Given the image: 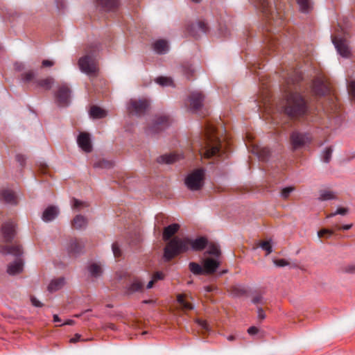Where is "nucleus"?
Listing matches in <instances>:
<instances>
[{
	"mask_svg": "<svg viewBox=\"0 0 355 355\" xmlns=\"http://www.w3.org/2000/svg\"><path fill=\"white\" fill-rule=\"evenodd\" d=\"M282 110L288 118L293 120L313 121L310 106L300 92L287 87L284 89L282 102Z\"/></svg>",
	"mask_w": 355,
	"mask_h": 355,
	"instance_id": "obj_1",
	"label": "nucleus"
},
{
	"mask_svg": "<svg viewBox=\"0 0 355 355\" xmlns=\"http://www.w3.org/2000/svg\"><path fill=\"white\" fill-rule=\"evenodd\" d=\"M191 148L193 150H198L201 157L207 159L221 158L224 153L216 127L209 122L205 125L204 134L192 141Z\"/></svg>",
	"mask_w": 355,
	"mask_h": 355,
	"instance_id": "obj_2",
	"label": "nucleus"
},
{
	"mask_svg": "<svg viewBox=\"0 0 355 355\" xmlns=\"http://www.w3.org/2000/svg\"><path fill=\"white\" fill-rule=\"evenodd\" d=\"M1 233L3 241L7 243L1 247V252L4 254H12L15 257V261L8 266V272L11 275H17L23 270V261L21 256L23 254L21 246L17 242L11 243L16 235V224L12 221L6 222L2 225Z\"/></svg>",
	"mask_w": 355,
	"mask_h": 355,
	"instance_id": "obj_3",
	"label": "nucleus"
},
{
	"mask_svg": "<svg viewBox=\"0 0 355 355\" xmlns=\"http://www.w3.org/2000/svg\"><path fill=\"white\" fill-rule=\"evenodd\" d=\"M255 8L260 10L266 20V31L279 32L284 25V14L273 0H253Z\"/></svg>",
	"mask_w": 355,
	"mask_h": 355,
	"instance_id": "obj_4",
	"label": "nucleus"
},
{
	"mask_svg": "<svg viewBox=\"0 0 355 355\" xmlns=\"http://www.w3.org/2000/svg\"><path fill=\"white\" fill-rule=\"evenodd\" d=\"M207 245L205 238H198L194 241L187 238L175 237L169 241L164 248V258L169 261L179 254L187 252L189 248L194 251H201Z\"/></svg>",
	"mask_w": 355,
	"mask_h": 355,
	"instance_id": "obj_5",
	"label": "nucleus"
},
{
	"mask_svg": "<svg viewBox=\"0 0 355 355\" xmlns=\"http://www.w3.org/2000/svg\"><path fill=\"white\" fill-rule=\"evenodd\" d=\"M21 79L25 85H33L36 88H41L44 90H50L55 81L51 76L37 78V73L33 70H28L21 73Z\"/></svg>",
	"mask_w": 355,
	"mask_h": 355,
	"instance_id": "obj_6",
	"label": "nucleus"
},
{
	"mask_svg": "<svg viewBox=\"0 0 355 355\" xmlns=\"http://www.w3.org/2000/svg\"><path fill=\"white\" fill-rule=\"evenodd\" d=\"M348 34L343 27L337 25L334 28V33L331 36L332 42L339 55L347 57L350 54L347 41Z\"/></svg>",
	"mask_w": 355,
	"mask_h": 355,
	"instance_id": "obj_7",
	"label": "nucleus"
},
{
	"mask_svg": "<svg viewBox=\"0 0 355 355\" xmlns=\"http://www.w3.org/2000/svg\"><path fill=\"white\" fill-rule=\"evenodd\" d=\"M205 172L202 168H198L190 172L186 179L185 184L191 191H199L205 184Z\"/></svg>",
	"mask_w": 355,
	"mask_h": 355,
	"instance_id": "obj_8",
	"label": "nucleus"
},
{
	"mask_svg": "<svg viewBox=\"0 0 355 355\" xmlns=\"http://www.w3.org/2000/svg\"><path fill=\"white\" fill-rule=\"evenodd\" d=\"M79 66L81 71L87 75L96 76L98 68L92 51L80 58Z\"/></svg>",
	"mask_w": 355,
	"mask_h": 355,
	"instance_id": "obj_9",
	"label": "nucleus"
},
{
	"mask_svg": "<svg viewBox=\"0 0 355 355\" xmlns=\"http://www.w3.org/2000/svg\"><path fill=\"white\" fill-rule=\"evenodd\" d=\"M71 90L67 83H62L57 87L54 96L57 105L67 107L71 103Z\"/></svg>",
	"mask_w": 355,
	"mask_h": 355,
	"instance_id": "obj_10",
	"label": "nucleus"
},
{
	"mask_svg": "<svg viewBox=\"0 0 355 355\" xmlns=\"http://www.w3.org/2000/svg\"><path fill=\"white\" fill-rule=\"evenodd\" d=\"M169 124V119L167 116H157L150 123L148 124L146 133L148 135H154L164 130Z\"/></svg>",
	"mask_w": 355,
	"mask_h": 355,
	"instance_id": "obj_11",
	"label": "nucleus"
},
{
	"mask_svg": "<svg viewBox=\"0 0 355 355\" xmlns=\"http://www.w3.org/2000/svg\"><path fill=\"white\" fill-rule=\"evenodd\" d=\"M149 105L150 103L146 98L130 99L127 108L129 114L140 116L146 113Z\"/></svg>",
	"mask_w": 355,
	"mask_h": 355,
	"instance_id": "obj_12",
	"label": "nucleus"
},
{
	"mask_svg": "<svg viewBox=\"0 0 355 355\" xmlns=\"http://www.w3.org/2000/svg\"><path fill=\"white\" fill-rule=\"evenodd\" d=\"M291 144L293 150L303 148L305 144L311 141L310 135L302 133L298 131H294L291 134Z\"/></svg>",
	"mask_w": 355,
	"mask_h": 355,
	"instance_id": "obj_13",
	"label": "nucleus"
},
{
	"mask_svg": "<svg viewBox=\"0 0 355 355\" xmlns=\"http://www.w3.org/2000/svg\"><path fill=\"white\" fill-rule=\"evenodd\" d=\"M97 9L104 12H114L119 6V0H94Z\"/></svg>",
	"mask_w": 355,
	"mask_h": 355,
	"instance_id": "obj_14",
	"label": "nucleus"
},
{
	"mask_svg": "<svg viewBox=\"0 0 355 355\" xmlns=\"http://www.w3.org/2000/svg\"><path fill=\"white\" fill-rule=\"evenodd\" d=\"M208 26L205 21H198L191 24L187 27L188 33L192 37H199V32L202 33H207Z\"/></svg>",
	"mask_w": 355,
	"mask_h": 355,
	"instance_id": "obj_15",
	"label": "nucleus"
},
{
	"mask_svg": "<svg viewBox=\"0 0 355 355\" xmlns=\"http://www.w3.org/2000/svg\"><path fill=\"white\" fill-rule=\"evenodd\" d=\"M77 144L85 153H90L92 150V144L90 135L86 132H81L77 137Z\"/></svg>",
	"mask_w": 355,
	"mask_h": 355,
	"instance_id": "obj_16",
	"label": "nucleus"
},
{
	"mask_svg": "<svg viewBox=\"0 0 355 355\" xmlns=\"http://www.w3.org/2000/svg\"><path fill=\"white\" fill-rule=\"evenodd\" d=\"M205 96L199 92H193L189 97L190 107L193 110H198L202 106Z\"/></svg>",
	"mask_w": 355,
	"mask_h": 355,
	"instance_id": "obj_17",
	"label": "nucleus"
},
{
	"mask_svg": "<svg viewBox=\"0 0 355 355\" xmlns=\"http://www.w3.org/2000/svg\"><path fill=\"white\" fill-rule=\"evenodd\" d=\"M182 158V154H178V153H170L169 154H164L160 155L157 158L158 163H166V164H171V163L175 162Z\"/></svg>",
	"mask_w": 355,
	"mask_h": 355,
	"instance_id": "obj_18",
	"label": "nucleus"
},
{
	"mask_svg": "<svg viewBox=\"0 0 355 355\" xmlns=\"http://www.w3.org/2000/svg\"><path fill=\"white\" fill-rule=\"evenodd\" d=\"M0 201L10 204H17V198L13 191L9 189H3L0 190Z\"/></svg>",
	"mask_w": 355,
	"mask_h": 355,
	"instance_id": "obj_19",
	"label": "nucleus"
},
{
	"mask_svg": "<svg viewBox=\"0 0 355 355\" xmlns=\"http://www.w3.org/2000/svg\"><path fill=\"white\" fill-rule=\"evenodd\" d=\"M59 214V210L55 206H49L42 214V220L46 223H49L54 220Z\"/></svg>",
	"mask_w": 355,
	"mask_h": 355,
	"instance_id": "obj_20",
	"label": "nucleus"
},
{
	"mask_svg": "<svg viewBox=\"0 0 355 355\" xmlns=\"http://www.w3.org/2000/svg\"><path fill=\"white\" fill-rule=\"evenodd\" d=\"M220 262L216 259L208 258L204 261V270L205 274H212L217 270Z\"/></svg>",
	"mask_w": 355,
	"mask_h": 355,
	"instance_id": "obj_21",
	"label": "nucleus"
},
{
	"mask_svg": "<svg viewBox=\"0 0 355 355\" xmlns=\"http://www.w3.org/2000/svg\"><path fill=\"white\" fill-rule=\"evenodd\" d=\"M71 225L75 230H80L85 229L87 225V219L83 215L77 214L73 218Z\"/></svg>",
	"mask_w": 355,
	"mask_h": 355,
	"instance_id": "obj_22",
	"label": "nucleus"
},
{
	"mask_svg": "<svg viewBox=\"0 0 355 355\" xmlns=\"http://www.w3.org/2000/svg\"><path fill=\"white\" fill-rule=\"evenodd\" d=\"M144 288V284L143 282L135 279L128 286L126 290L128 294H132L135 292L143 291Z\"/></svg>",
	"mask_w": 355,
	"mask_h": 355,
	"instance_id": "obj_23",
	"label": "nucleus"
},
{
	"mask_svg": "<svg viewBox=\"0 0 355 355\" xmlns=\"http://www.w3.org/2000/svg\"><path fill=\"white\" fill-rule=\"evenodd\" d=\"M180 225L178 223L169 225L164 228L163 238L165 241H168L171 236L178 232Z\"/></svg>",
	"mask_w": 355,
	"mask_h": 355,
	"instance_id": "obj_24",
	"label": "nucleus"
},
{
	"mask_svg": "<svg viewBox=\"0 0 355 355\" xmlns=\"http://www.w3.org/2000/svg\"><path fill=\"white\" fill-rule=\"evenodd\" d=\"M84 245L82 242L73 239L70 241L69 245V252L73 254H77L83 251Z\"/></svg>",
	"mask_w": 355,
	"mask_h": 355,
	"instance_id": "obj_25",
	"label": "nucleus"
},
{
	"mask_svg": "<svg viewBox=\"0 0 355 355\" xmlns=\"http://www.w3.org/2000/svg\"><path fill=\"white\" fill-rule=\"evenodd\" d=\"M154 50L159 54H165L168 50L167 42L164 40H159L154 44Z\"/></svg>",
	"mask_w": 355,
	"mask_h": 355,
	"instance_id": "obj_26",
	"label": "nucleus"
},
{
	"mask_svg": "<svg viewBox=\"0 0 355 355\" xmlns=\"http://www.w3.org/2000/svg\"><path fill=\"white\" fill-rule=\"evenodd\" d=\"M65 281L63 277L57 278L51 282L48 290L51 292L60 290L64 285Z\"/></svg>",
	"mask_w": 355,
	"mask_h": 355,
	"instance_id": "obj_27",
	"label": "nucleus"
},
{
	"mask_svg": "<svg viewBox=\"0 0 355 355\" xmlns=\"http://www.w3.org/2000/svg\"><path fill=\"white\" fill-rule=\"evenodd\" d=\"M313 92L315 95H325L327 92V88L323 82L320 80H315L313 83Z\"/></svg>",
	"mask_w": 355,
	"mask_h": 355,
	"instance_id": "obj_28",
	"label": "nucleus"
},
{
	"mask_svg": "<svg viewBox=\"0 0 355 355\" xmlns=\"http://www.w3.org/2000/svg\"><path fill=\"white\" fill-rule=\"evenodd\" d=\"M296 1L302 12L307 13L313 8L311 0H296Z\"/></svg>",
	"mask_w": 355,
	"mask_h": 355,
	"instance_id": "obj_29",
	"label": "nucleus"
},
{
	"mask_svg": "<svg viewBox=\"0 0 355 355\" xmlns=\"http://www.w3.org/2000/svg\"><path fill=\"white\" fill-rule=\"evenodd\" d=\"M90 115L94 119H102L106 116V112L96 105H93L90 109Z\"/></svg>",
	"mask_w": 355,
	"mask_h": 355,
	"instance_id": "obj_30",
	"label": "nucleus"
},
{
	"mask_svg": "<svg viewBox=\"0 0 355 355\" xmlns=\"http://www.w3.org/2000/svg\"><path fill=\"white\" fill-rule=\"evenodd\" d=\"M255 153L262 161H267L270 155V150L267 147L257 148L255 149Z\"/></svg>",
	"mask_w": 355,
	"mask_h": 355,
	"instance_id": "obj_31",
	"label": "nucleus"
},
{
	"mask_svg": "<svg viewBox=\"0 0 355 355\" xmlns=\"http://www.w3.org/2000/svg\"><path fill=\"white\" fill-rule=\"evenodd\" d=\"M177 300L180 306L184 310H192L193 305L185 300V296L184 295H178L177 297Z\"/></svg>",
	"mask_w": 355,
	"mask_h": 355,
	"instance_id": "obj_32",
	"label": "nucleus"
},
{
	"mask_svg": "<svg viewBox=\"0 0 355 355\" xmlns=\"http://www.w3.org/2000/svg\"><path fill=\"white\" fill-rule=\"evenodd\" d=\"M89 270L91 275L94 277H98L103 273L102 267L96 263H92L89 268Z\"/></svg>",
	"mask_w": 355,
	"mask_h": 355,
	"instance_id": "obj_33",
	"label": "nucleus"
},
{
	"mask_svg": "<svg viewBox=\"0 0 355 355\" xmlns=\"http://www.w3.org/2000/svg\"><path fill=\"white\" fill-rule=\"evenodd\" d=\"M189 268L190 271L193 274L200 275L202 274H205V271L203 269V266L202 267L200 264L196 262H190L189 265Z\"/></svg>",
	"mask_w": 355,
	"mask_h": 355,
	"instance_id": "obj_34",
	"label": "nucleus"
},
{
	"mask_svg": "<svg viewBox=\"0 0 355 355\" xmlns=\"http://www.w3.org/2000/svg\"><path fill=\"white\" fill-rule=\"evenodd\" d=\"M335 198V193L331 191L323 190L320 191L319 200L321 201L331 200Z\"/></svg>",
	"mask_w": 355,
	"mask_h": 355,
	"instance_id": "obj_35",
	"label": "nucleus"
},
{
	"mask_svg": "<svg viewBox=\"0 0 355 355\" xmlns=\"http://www.w3.org/2000/svg\"><path fill=\"white\" fill-rule=\"evenodd\" d=\"M72 209L73 210H76L77 211H81L83 208H85L87 207H88V204L85 202H82V201H80V200H78L75 198L73 199L72 200Z\"/></svg>",
	"mask_w": 355,
	"mask_h": 355,
	"instance_id": "obj_36",
	"label": "nucleus"
},
{
	"mask_svg": "<svg viewBox=\"0 0 355 355\" xmlns=\"http://www.w3.org/2000/svg\"><path fill=\"white\" fill-rule=\"evenodd\" d=\"M155 82L160 85L167 86L172 85L173 82L171 78L165 77V76H159L157 77L155 80Z\"/></svg>",
	"mask_w": 355,
	"mask_h": 355,
	"instance_id": "obj_37",
	"label": "nucleus"
},
{
	"mask_svg": "<svg viewBox=\"0 0 355 355\" xmlns=\"http://www.w3.org/2000/svg\"><path fill=\"white\" fill-rule=\"evenodd\" d=\"M333 150L331 147H328L325 149L322 154V161L324 163H328L331 161Z\"/></svg>",
	"mask_w": 355,
	"mask_h": 355,
	"instance_id": "obj_38",
	"label": "nucleus"
},
{
	"mask_svg": "<svg viewBox=\"0 0 355 355\" xmlns=\"http://www.w3.org/2000/svg\"><path fill=\"white\" fill-rule=\"evenodd\" d=\"M334 231L328 229H322L320 231L318 232V236L320 238H329L334 234Z\"/></svg>",
	"mask_w": 355,
	"mask_h": 355,
	"instance_id": "obj_39",
	"label": "nucleus"
},
{
	"mask_svg": "<svg viewBox=\"0 0 355 355\" xmlns=\"http://www.w3.org/2000/svg\"><path fill=\"white\" fill-rule=\"evenodd\" d=\"M95 167L102 168H108L112 166V162L107 160H101L96 162L94 164Z\"/></svg>",
	"mask_w": 355,
	"mask_h": 355,
	"instance_id": "obj_40",
	"label": "nucleus"
},
{
	"mask_svg": "<svg viewBox=\"0 0 355 355\" xmlns=\"http://www.w3.org/2000/svg\"><path fill=\"white\" fill-rule=\"evenodd\" d=\"M196 322L198 325L199 329L202 331V333H205L209 331V327L206 320L202 319H197Z\"/></svg>",
	"mask_w": 355,
	"mask_h": 355,
	"instance_id": "obj_41",
	"label": "nucleus"
},
{
	"mask_svg": "<svg viewBox=\"0 0 355 355\" xmlns=\"http://www.w3.org/2000/svg\"><path fill=\"white\" fill-rule=\"evenodd\" d=\"M207 253L209 254L216 256V257H219V255L220 254V251L218 245H216L215 244H211L209 247Z\"/></svg>",
	"mask_w": 355,
	"mask_h": 355,
	"instance_id": "obj_42",
	"label": "nucleus"
},
{
	"mask_svg": "<svg viewBox=\"0 0 355 355\" xmlns=\"http://www.w3.org/2000/svg\"><path fill=\"white\" fill-rule=\"evenodd\" d=\"M259 246L262 248L263 250L266 251V254H269L272 252V245L270 241H261L259 243Z\"/></svg>",
	"mask_w": 355,
	"mask_h": 355,
	"instance_id": "obj_43",
	"label": "nucleus"
},
{
	"mask_svg": "<svg viewBox=\"0 0 355 355\" xmlns=\"http://www.w3.org/2000/svg\"><path fill=\"white\" fill-rule=\"evenodd\" d=\"M347 91L353 100H355V81H349L347 84Z\"/></svg>",
	"mask_w": 355,
	"mask_h": 355,
	"instance_id": "obj_44",
	"label": "nucleus"
},
{
	"mask_svg": "<svg viewBox=\"0 0 355 355\" xmlns=\"http://www.w3.org/2000/svg\"><path fill=\"white\" fill-rule=\"evenodd\" d=\"M295 190L294 187H288L284 188L281 191V196L283 199L286 200L289 198L290 194Z\"/></svg>",
	"mask_w": 355,
	"mask_h": 355,
	"instance_id": "obj_45",
	"label": "nucleus"
},
{
	"mask_svg": "<svg viewBox=\"0 0 355 355\" xmlns=\"http://www.w3.org/2000/svg\"><path fill=\"white\" fill-rule=\"evenodd\" d=\"M277 37L275 36H271L268 42V46L270 51H275L277 48Z\"/></svg>",
	"mask_w": 355,
	"mask_h": 355,
	"instance_id": "obj_46",
	"label": "nucleus"
},
{
	"mask_svg": "<svg viewBox=\"0 0 355 355\" xmlns=\"http://www.w3.org/2000/svg\"><path fill=\"white\" fill-rule=\"evenodd\" d=\"M112 252L116 258H118L121 256V251L119 250V245L116 242L113 243L112 246Z\"/></svg>",
	"mask_w": 355,
	"mask_h": 355,
	"instance_id": "obj_47",
	"label": "nucleus"
},
{
	"mask_svg": "<svg viewBox=\"0 0 355 355\" xmlns=\"http://www.w3.org/2000/svg\"><path fill=\"white\" fill-rule=\"evenodd\" d=\"M183 71L186 76H187L188 78H190V76H192L193 73V69L191 67L189 64L183 65Z\"/></svg>",
	"mask_w": 355,
	"mask_h": 355,
	"instance_id": "obj_48",
	"label": "nucleus"
},
{
	"mask_svg": "<svg viewBox=\"0 0 355 355\" xmlns=\"http://www.w3.org/2000/svg\"><path fill=\"white\" fill-rule=\"evenodd\" d=\"M252 302L254 304H264V300L261 295H254L252 299Z\"/></svg>",
	"mask_w": 355,
	"mask_h": 355,
	"instance_id": "obj_49",
	"label": "nucleus"
},
{
	"mask_svg": "<svg viewBox=\"0 0 355 355\" xmlns=\"http://www.w3.org/2000/svg\"><path fill=\"white\" fill-rule=\"evenodd\" d=\"M232 293L236 296H242L246 293V291L243 288H234L232 290Z\"/></svg>",
	"mask_w": 355,
	"mask_h": 355,
	"instance_id": "obj_50",
	"label": "nucleus"
},
{
	"mask_svg": "<svg viewBox=\"0 0 355 355\" xmlns=\"http://www.w3.org/2000/svg\"><path fill=\"white\" fill-rule=\"evenodd\" d=\"M273 262L275 265L278 267H284L289 264V263L284 259L274 260Z\"/></svg>",
	"mask_w": 355,
	"mask_h": 355,
	"instance_id": "obj_51",
	"label": "nucleus"
},
{
	"mask_svg": "<svg viewBox=\"0 0 355 355\" xmlns=\"http://www.w3.org/2000/svg\"><path fill=\"white\" fill-rule=\"evenodd\" d=\"M164 277V274L160 271L156 272L153 277V279L156 281L162 280Z\"/></svg>",
	"mask_w": 355,
	"mask_h": 355,
	"instance_id": "obj_52",
	"label": "nucleus"
},
{
	"mask_svg": "<svg viewBox=\"0 0 355 355\" xmlns=\"http://www.w3.org/2000/svg\"><path fill=\"white\" fill-rule=\"evenodd\" d=\"M31 300L32 304L34 306L42 307L43 306L42 303L34 297H31Z\"/></svg>",
	"mask_w": 355,
	"mask_h": 355,
	"instance_id": "obj_53",
	"label": "nucleus"
},
{
	"mask_svg": "<svg viewBox=\"0 0 355 355\" xmlns=\"http://www.w3.org/2000/svg\"><path fill=\"white\" fill-rule=\"evenodd\" d=\"M54 65V62L49 60H44L42 62V66L43 67H50Z\"/></svg>",
	"mask_w": 355,
	"mask_h": 355,
	"instance_id": "obj_54",
	"label": "nucleus"
},
{
	"mask_svg": "<svg viewBox=\"0 0 355 355\" xmlns=\"http://www.w3.org/2000/svg\"><path fill=\"white\" fill-rule=\"evenodd\" d=\"M352 226H353V224H347V225H345L343 226L336 225V228L338 230H349V229H351L352 227Z\"/></svg>",
	"mask_w": 355,
	"mask_h": 355,
	"instance_id": "obj_55",
	"label": "nucleus"
},
{
	"mask_svg": "<svg viewBox=\"0 0 355 355\" xmlns=\"http://www.w3.org/2000/svg\"><path fill=\"white\" fill-rule=\"evenodd\" d=\"M348 213V209L345 207L338 208L335 211L336 214L345 215Z\"/></svg>",
	"mask_w": 355,
	"mask_h": 355,
	"instance_id": "obj_56",
	"label": "nucleus"
},
{
	"mask_svg": "<svg viewBox=\"0 0 355 355\" xmlns=\"http://www.w3.org/2000/svg\"><path fill=\"white\" fill-rule=\"evenodd\" d=\"M258 319L261 320H263L265 319L266 318V315L264 313V311H263V309L259 307L258 308Z\"/></svg>",
	"mask_w": 355,
	"mask_h": 355,
	"instance_id": "obj_57",
	"label": "nucleus"
},
{
	"mask_svg": "<svg viewBox=\"0 0 355 355\" xmlns=\"http://www.w3.org/2000/svg\"><path fill=\"white\" fill-rule=\"evenodd\" d=\"M248 332L250 335H254L259 332V329L255 327H251L248 329Z\"/></svg>",
	"mask_w": 355,
	"mask_h": 355,
	"instance_id": "obj_58",
	"label": "nucleus"
},
{
	"mask_svg": "<svg viewBox=\"0 0 355 355\" xmlns=\"http://www.w3.org/2000/svg\"><path fill=\"white\" fill-rule=\"evenodd\" d=\"M15 159H17V161L21 164L22 165L23 163L24 162V160H25V158L24 157V156L21 154H18L17 155V156H15Z\"/></svg>",
	"mask_w": 355,
	"mask_h": 355,
	"instance_id": "obj_59",
	"label": "nucleus"
},
{
	"mask_svg": "<svg viewBox=\"0 0 355 355\" xmlns=\"http://www.w3.org/2000/svg\"><path fill=\"white\" fill-rule=\"evenodd\" d=\"M345 271L347 272L352 273L355 272V266H347L345 268Z\"/></svg>",
	"mask_w": 355,
	"mask_h": 355,
	"instance_id": "obj_60",
	"label": "nucleus"
},
{
	"mask_svg": "<svg viewBox=\"0 0 355 355\" xmlns=\"http://www.w3.org/2000/svg\"><path fill=\"white\" fill-rule=\"evenodd\" d=\"M81 336L80 334H75L74 337L73 338H71L70 341L71 343H76L78 340H80Z\"/></svg>",
	"mask_w": 355,
	"mask_h": 355,
	"instance_id": "obj_61",
	"label": "nucleus"
},
{
	"mask_svg": "<svg viewBox=\"0 0 355 355\" xmlns=\"http://www.w3.org/2000/svg\"><path fill=\"white\" fill-rule=\"evenodd\" d=\"M24 69V64L22 63H15V69L21 71Z\"/></svg>",
	"mask_w": 355,
	"mask_h": 355,
	"instance_id": "obj_62",
	"label": "nucleus"
},
{
	"mask_svg": "<svg viewBox=\"0 0 355 355\" xmlns=\"http://www.w3.org/2000/svg\"><path fill=\"white\" fill-rule=\"evenodd\" d=\"M75 322L73 320H68L67 322H65L64 323L62 324H60L59 326H62V325H73L74 324Z\"/></svg>",
	"mask_w": 355,
	"mask_h": 355,
	"instance_id": "obj_63",
	"label": "nucleus"
},
{
	"mask_svg": "<svg viewBox=\"0 0 355 355\" xmlns=\"http://www.w3.org/2000/svg\"><path fill=\"white\" fill-rule=\"evenodd\" d=\"M205 290L206 291V292L209 293L214 290V288L211 286H208L205 288Z\"/></svg>",
	"mask_w": 355,
	"mask_h": 355,
	"instance_id": "obj_64",
	"label": "nucleus"
}]
</instances>
